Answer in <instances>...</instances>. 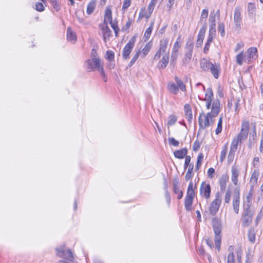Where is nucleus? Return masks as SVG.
I'll return each mask as SVG.
<instances>
[{
  "instance_id": "1a4fd4ad",
  "label": "nucleus",
  "mask_w": 263,
  "mask_h": 263,
  "mask_svg": "<svg viewBox=\"0 0 263 263\" xmlns=\"http://www.w3.org/2000/svg\"><path fill=\"white\" fill-rule=\"evenodd\" d=\"M257 49L256 48H249L244 56V61L248 63L252 62V59H255L257 57Z\"/></svg>"
},
{
  "instance_id": "4be33fe9",
  "label": "nucleus",
  "mask_w": 263,
  "mask_h": 263,
  "mask_svg": "<svg viewBox=\"0 0 263 263\" xmlns=\"http://www.w3.org/2000/svg\"><path fill=\"white\" fill-rule=\"evenodd\" d=\"M259 175V173L257 170H255L252 173L250 180L251 190H253L254 185L257 184Z\"/></svg>"
},
{
  "instance_id": "9b49d317",
  "label": "nucleus",
  "mask_w": 263,
  "mask_h": 263,
  "mask_svg": "<svg viewBox=\"0 0 263 263\" xmlns=\"http://www.w3.org/2000/svg\"><path fill=\"white\" fill-rule=\"evenodd\" d=\"M211 193V186L209 184L202 182L200 187V193L205 197L206 199L210 197Z\"/></svg>"
},
{
  "instance_id": "774afa93",
  "label": "nucleus",
  "mask_w": 263,
  "mask_h": 263,
  "mask_svg": "<svg viewBox=\"0 0 263 263\" xmlns=\"http://www.w3.org/2000/svg\"><path fill=\"white\" fill-rule=\"evenodd\" d=\"M191 157L190 156H186L184 162V168L186 169L187 167L190 164Z\"/></svg>"
},
{
  "instance_id": "f3484780",
  "label": "nucleus",
  "mask_w": 263,
  "mask_h": 263,
  "mask_svg": "<svg viewBox=\"0 0 263 263\" xmlns=\"http://www.w3.org/2000/svg\"><path fill=\"white\" fill-rule=\"evenodd\" d=\"M169 54L165 53L162 57L161 60L159 61L158 64V68L159 69H165L168 65L169 62Z\"/></svg>"
},
{
  "instance_id": "4d7b16f0",
  "label": "nucleus",
  "mask_w": 263,
  "mask_h": 263,
  "mask_svg": "<svg viewBox=\"0 0 263 263\" xmlns=\"http://www.w3.org/2000/svg\"><path fill=\"white\" fill-rule=\"evenodd\" d=\"M231 193L230 190H227L224 197V201L226 203H229L230 201Z\"/></svg>"
},
{
  "instance_id": "39448f33",
  "label": "nucleus",
  "mask_w": 263,
  "mask_h": 263,
  "mask_svg": "<svg viewBox=\"0 0 263 263\" xmlns=\"http://www.w3.org/2000/svg\"><path fill=\"white\" fill-rule=\"evenodd\" d=\"M85 65L88 71H99L103 67L99 58L88 59L85 62Z\"/></svg>"
},
{
  "instance_id": "c9c22d12",
  "label": "nucleus",
  "mask_w": 263,
  "mask_h": 263,
  "mask_svg": "<svg viewBox=\"0 0 263 263\" xmlns=\"http://www.w3.org/2000/svg\"><path fill=\"white\" fill-rule=\"evenodd\" d=\"M153 27H154V23L152 22L150 24L149 27H148L146 29V30L145 32L144 36V38L145 39V40H147L149 38L151 34L152 33V32Z\"/></svg>"
},
{
  "instance_id": "c03bdc74",
  "label": "nucleus",
  "mask_w": 263,
  "mask_h": 263,
  "mask_svg": "<svg viewBox=\"0 0 263 263\" xmlns=\"http://www.w3.org/2000/svg\"><path fill=\"white\" fill-rule=\"evenodd\" d=\"M222 117H220L219 118L217 127L215 130L216 134L218 135L220 133H221V130H222Z\"/></svg>"
},
{
  "instance_id": "6ab92c4d",
  "label": "nucleus",
  "mask_w": 263,
  "mask_h": 263,
  "mask_svg": "<svg viewBox=\"0 0 263 263\" xmlns=\"http://www.w3.org/2000/svg\"><path fill=\"white\" fill-rule=\"evenodd\" d=\"M229 176L227 174L222 175L219 179V185L221 192H224L226 190L227 183L229 181Z\"/></svg>"
},
{
  "instance_id": "3c124183",
  "label": "nucleus",
  "mask_w": 263,
  "mask_h": 263,
  "mask_svg": "<svg viewBox=\"0 0 263 263\" xmlns=\"http://www.w3.org/2000/svg\"><path fill=\"white\" fill-rule=\"evenodd\" d=\"M227 263H235V255L233 252H230L228 254Z\"/></svg>"
},
{
  "instance_id": "bb28decb",
  "label": "nucleus",
  "mask_w": 263,
  "mask_h": 263,
  "mask_svg": "<svg viewBox=\"0 0 263 263\" xmlns=\"http://www.w3.org/2000/svg\"><path fill=\"white\" fill-rule=\"evenodd\" d=\"M168 41L169 40L168 38L164 37L160 41L159 48L158 50L165 53L167 47Z\"/></svg>"
},
{
  "instance_id": "680f3d73",
  "label": "nucleus",
  "mask_w": 263,
  "mask_h": 263,
  "mask_svg": "<svg viewBox=\"0 0 263 263\" xmlns=\"http://www.w3.org/2000/svg\"><path fill=\"white\" fill-rule=\"evenodd\" d=\"M164 53H163L162 52L158 50L157 52L156 53V54H155V55L154 57V60H155V61L158 60L160 58L161 55Z\"/></svg>"
},
{
  "instance_id": "79ce46f5",
  "label": "nucleus",
  "mask_w": 263,
  "mask_h": 263,
  "mask_svg": "<svg viewBox=\"0 0 263 263\" xmlns=\"http://www.w3.org/2000/svg\"><path fill=\"white\" fill-rule=\"evenodd\" d=\"M140 53H141V51L140 50H138V51H137V52L134 54L132 59L131 60V61H130V62L128 64L129 67H131L135 63V62L138 59Z\"/></svg>"
},
{
  "instance_id": "37998d69",
  "label": "nucleus",
  "mask_w": 263,
  "mask_h": 263,
  "mask_svg": "<svg viewBox=\"0 0 263 263\" xmlns=\"http://www.w3.org/2000/svg\"><path fill=\"white\" fill-rule=\"evenodd\" d=\"M244 56L243 52H240L236 55V62L239 65H241L244 61Z\"/></svg>"
},
{
  "instance_id": "2f4dec72",
  "label": "nucleus",
  "mask_w": 263,
  "mask_h": 263,
  "mask_svg": "<svg viewBox=\"0 0 263 263\" xmlns=\"http://www.w3.org/2000/svg\"><path fill=\"white\" fill-rule=\"evenodd\" d=\"M215 17H216V14L215 13L214 11H212L210 13V17L209 18L210 27L215 28V26H216Z\"/></svg>"
},
{
  "instance_id": "4c0bfd02",
  "label": "nucleus",
  "mask_w": 263,
  "mask_h": 263,
  "mask_svg": "<svg viewBox=\"0 0 263 263\" xmlns=\"http://www.w3.org/2000/svg\"><path fill=\"white\" fill-rule=\"evenodd\" d=\"M177 120V118L176 116L174 115H170L168 117V120L167 121L168 128H169L170 126L174 125L176 123Z\"/></svg>"
},
{
  "instance_id": "864d4df0",
  "label": "nucleus",
  "mask_w": 263,
  "mask_h": 263,
  "mask_svg": "<svg viewBox=\"0 0 263 263\" xmlns=\"http://www.w3.org/2000/svg\"><path fill=\"white\" fill-rule=\"evenodd\" d=\"M235 152L230 150L228 156V161L229 163H231L234 160Z\"/></svg>"
},
{
  "instance_id": "7c9ffc66",
  "label": "nucleus",
  "mask_w": 263,
  "mask_h": 263,
  "mask_svg": "<svg viewBox=\"0 0 263 263\" xmlns=\"http://www.w3.org/2000/svg\"><path fill=\"white\" fill-rule=\"evenodd\" d=\"M195 195V192L193 189V183L191 181L189 184L186 197H190L191 198H194Z\"/></svg>"
},
{
  "instance_id": "2eb2a0df",
  "label": "nucleus",
  "mask_w": 263,
  "mask_h": 263,
  "mask_svg": "<svg viewBox=\"0 0 263 263\" xmlns=\"http://www.w3.org/2000/svg\"><path fill=\"white\" fill-rule=\"evenodd\" d=\"M220 101L218 100L214 101L212 103L211 112L208 114H210V116L213 118L216 117L220 111Z\"/></svg>"
},
{
  "instance_id": "a18cd8bd",
  "label": "nucleus",
  "mask_w": 263,
  "mask_h": 263,
  "mask_svg": "<svg viewBox=\"0 0 263 263\" xmlns=\"http://www.w3.org/2000/svg\"><path fill=\"white\" fill-rule=\"evenodd\" d=\"M114 52L111 50H108L106 53L105 58L109 61L111 62L114 60Z\"/></svg>"
},
{
  "instance_id": "423d86ee",
  "label": "nucleus",
  "mask_w": 263,
  "mask_h": 263,
  "mask_svg": "<svg viewBox=\"0 0 263 263\" xmlns=\"http://www.w3.org/2000/svg\"><path fill=\"white\" fill-rule=\"evenodd\" d=\"M57 255L61 258H64L69 261H72L73 256L70 249H66L64 245L59 247L56 249Z\"/></svg>"
},
{
  "instance_id": "7ed1b4c3",
  "label": "nucleus",
  "mask_w": 263,
  "mask_h": 263,
  "mask_svg": "<svg viewBox=\"0 0 263 263\" xmlns=\"http://www.w3.org/2000/svg\"><path fill=\"white\" fill-rule=\"evenodd\" d=\"M175 80L176 84H175L173 82L168 83L167 87L168 91L173 94H177L179 91V89L183 92L186 91L185 85L178 77H175Z\"/></svg>"
},
{
  "instance_id": "0eeeda50",
  "label": "nucleus",
  "mask_w": 263,
  "mask_h": 263,
  "mask_svg": "<svg viewBox=\"0 0 263 263\" xmlns=\"http://www.w3.org/2000/svg\"><path fill=\"white\" fill-rule=\"evenodd\" d=\"M136 40V36H133L125 45L123 50L122 57L125 60L129 58V55L134 47Z\"/></svg>"
},
{
  "instance_id": "c756f323",
  "label": "nucleus",
  "mask_w": 263,
  "mask_h": 263,
  "mask_svg": "<svg viewBox=\"0 0 263 263\" xmlns=\"http://www.w3.org/2000/svg\"><path fill=\"white\" fill-rule=\"evenodd\" d=\"M158 1V0H151L147 8L148 14L145 15V17L146 18L150 17Z\"/></svg>"
},
{
  "instance_id": "f03ea898",
  "label": "nucleus",
  "mask_w": 263,
  "mask_h": 263,
  "mask_svg": "<svg viewBox=\"0 0 263 263\" xmlns=\"http://www.w3.org/2000/svg\"><path fill=\"white\" fill-rule=\"evenodd\" d=\"M253 214L250 208V204H243V213L241 217V224L243 227H248L252 223Z\"/></svg>"
},
{
  "instance_id": "052dcab7",
  "label": "nucleus",
  "mask_w": 263,
  "mask_h": 263,
  "mask_svg": "<svg viewBox=\"0 0 263 263\" xmlns=\"http://www.w3.org/2000/svg\"><path fill=\"white\" fill-rule=\"evenodd\" d=\"M164 197L168 205H169L171 201V198L168 191L165 192Z\"/></svg>"
},
{
  "instance_id": "f8f14e48",
  "label": "nucleus",
  "mask_w": 263,
  "mask_h": 263,
  "mask_svg": "<svg viewBox=\"0 0 263 263\" xmlns=\"http://www.w3.org/2000/svg\"><path fill=\"white\" fill-rule=\"evenodd\" d=\"M239 191H238L236 192V191H235V192L234 193L233 197V208L234 212L236 214H238L239 211Z\"/></svg>"
},
{
  "instance_id": "412c9836",
  "label": "nucleus",
  "mask_w": 263,
  "mask_h": 263,
  "mask_svg": "<svg viewBox=\"0 0 263 263\" xmlns=\"http://www.w3.org/2000/svg\"><path fill=\"white\" fill-rule=\"evenodd\" d=\"M209 70L215 79H218L220 72V67L219 64H213Z\"/></svg>"
},
{
  "instance_id": "338daca9",
  "label": "nucleus",
  "mask_w": 263,
  "mask_h": 263,
  "mask_svg": "<svg viewBox=\"0 0 263 263\" xmlns=\"http://www.w3.org/2000/svg\"><path fill=\"white\" fill-rule=\"evenodd\" d=\"M215 173V170L213 168L211 167L208 171V176L209 178L212 179L213 177V174Z\"/></svg>"
},
{
  "instance_id": "72a5a7b5",
  "label": "nucleus",
  "mask_w": 263,
  "mask_h": 263,
  "mask_svg": "<svg viewBox=\"0 0 263 263\" xmlns=\"http://www.w3.org/2000/svg\"><path fill=\"white\" fill-rule=\"evenodd\" d=\"M213 99V93L211 88H208L205 93L204 101H212Z\"/></svg>"
},
{
  "instance_id": "bf43d9fd",
  "label": "nucleus",
  "mask_w": 263,
  "mask_h": 263,
  "mask_svg": "<svg viewBox=\"0 0 263 263\" xmlns=\"http://www.w3.org/2000/svg\"><path fill=\"white\" fill-rule=\"evenodd\" d=\"M104 82H107V78L104 71L103 67L98 71Z\"/></svg>"
},
{
  "instance_id": "e2e57ef3",
  "label": "nucleus",
  "mask_w": 263,
  "mask_h": 263,
  "mask_svg": "<svg viewBox=\"0 0 263 263\" xmlns=\"http://www.w3.org/2000/svg\"><path fill=\"white\" fill-rule=\"evenodd\" d=\"M200 146V143L198 141H196L194 142L193 145V149L194 151H197Z\"/></svg>"
},
{
  "instance_id": "0e129e2a",
  "label": "nucleus",
  "mask_w": 263,
  "mask_h": 263,
  "mask_svg": "<svg viewBox=\"0 0 263 263\" xmlns=\"http://www.w3.org/2000/svg\"><path fill=\"white\" fill-rule=\"evenodd\" d=\"M130 3L131 0H124L122 8L124 9H127L130 5Z\"/></svg>"
},
{
  "instance_id": "473e14b6",
  "label": "nucleus",
  "mask_w": 263,
  "mask_h": 263,
  "mask_svg": "<svg viewBox=\"0 0 263 263\" xmlns=\"http://www.w3.org/2000/svg\"><path fill=\"white\" fill-rule=\"evenodd\" d=\"M193 199L190 197H185L184 201V205L186 210L190 211L191 210V206L193 203Z\"/></svg>"
},
{
  "instance_id": "f257e3e1",
  "label": "nucleus",
  "mask_w": 263,
  "mask_h": 263,
  "mask_svg": "<svg viewBox=\"0 0 263 263\" xmlns=\"http://www.w3.org/2000/svg\"><path fill=\"white\" fill-rule=\"evenodd\" d=\"M212 226L213 231L215 234L214 241L216 248L219 250L220 249V243L221 236L220 233L222 230V225L220 220L215 217L212 219Z\"/></svg>"
},
{
  "instance_id": "aec40b11",
  "label": "nucleus",
  "mask_w": 263,
  "mask_h": 263,
  "mask_svg": "<svg viewBox=\"0 0 263 263\" xmlns=\"http://www.w3.org/2000/svg\"><path fill=\"white\" fill-rule=\"evenodd\" d=\"M173 192L175 194H178L177 198L180 199L183 196V192L179 190V183L177 179L173 180Z\"/></svg>"
},
{
  "instance_id": "b1692460",
  "label": "nucleus",
  "mask_w": 263,
  "mask_h": 263,
  "mask_svg": "<svg viewBox=\"0 0 263 263\" xmlns=\"http://www.w3.org/2000/svg\"><path fill=\"white\" fill-rule=\"evenodd\" d=\"M200 67L204 71H208L213 63L205 59H203L200 62Z\"/></svg>"
},
{
  "instance_id": "49530a36",
  "label": "nucleus",
  "mask_w": 263,
  "mask_h": 263,
  "mask_svg": "<svg viewBox=\"0 0 263 263\" xmlns=\"http://www.w3.org/2000/svg\"><path fill=\"white\" fill-rule=\"evenodd\" d=\"M248 238L250 241L253 243L255 241V234L254 230H250L248 232Z\"/></svg>"
},
{
  "instance_id": "a878e982",
  "label": "nucleus",
  "mask_w": 263,
  "mask_h": 263,
  "mask_svg": "<svg viewBox=\"0 0 263 263\" xmlns=\"http://www.w3.org/2000/svg\"><path fill=\"white\" fill-rule=\"evenodd\" d=\"M185 116L190 123H191L193 119L192 111L190 105L186 104L184 106Z\"/></svg>"
},
{
  "instance_id": "20e7f679",
  "label": "nucleus",
  "mask_w": 263,
  "mask_h": 263,
  "mask_svg": "<svg viewBox=\"0 0 263 263\" xmlns=\"http://www.w3.org/2000/svg\"><path fill=\"white\" fill-rule=\"evenodd\" d=\"M213 118L210 116V114L205 115L203 111L200 113L198 118L199 129L203 130L212 125L214 122Z\"/></svg>"
},
{
  "instance_id": "dca6fc26",
  "label": "nucleus",
  "mask_w": 263,
  "mask_h": 263,
  "mask_svg": "<svg viewBox=\"0 0 263 263\" xmlns=\"http://www.w3.org/2000/svg\"><path fill=\"white\" fill-rule=\"evenodd\" d=\"M241 12L239 8L235 9L234 14V21L236 29L239 30L241 24Z\"/></svg>"
},
{
  "instance_id": "ddd939ff",
  "label": "nucleus",
  "mask_w": 263,
  "mask_h": 263,
  "mask_svg": "<svg viewBox=\"0 0 263 263\" xmlns=\"http://www.w3.org/2000/svg\"><path fill=\"white\" fill-rule=\"evenodd\" d=\"M206 28H207V24H206V23H204V24H203L202 26L201 27V28H200V29L199 31V33L198 34V39H197V43H196L197 46H201L202 42H203V40L204 39V34H205V31L206 30Z\"/></svg>"
},
{
  "instance_id": "c85d7f7f",
  "label": "nucleus",
  "mask_w": 263,
  "mask_h": 263,
  "mask_svg": "<svg viewBox=\"0 0 263 263\" xmlns=\"http://www.w3.org/2000/svg\"><path fill=\"white\" fill-rule=\"evenodd\" d=\"M67 38L68 41L75 43L77 41V36L70 27H68L67 29Z\"/></svg>"
},
{
  "instance_id": "f704fd0d",
  "label": "nucleus",
  "mask_w": 263,
  "mask_h": 263,
  "mask_svg": "<svg viewBox=\"0 0 263 263\" xmlns=\"http://www.w3.org/2000/svg\"><path fill=\"white\" fill-rule=\"evenodd\" d=\"M152 48V45L148 43H147L144 47L143 48L142 51H141V54H142V57L144 58L149 52L151 49Z\"/></svg>"
},
{
  "instance_id": "603ef678",
  "label": "nucleus",
  "mask_w": 263,
  "mask_h": 263,
  "mask_svg": "<svg viewBox=\"0 0 263 263\" xmlns=\"http://www.w3.org/2000/svg\"><path fill=\"white\" fill-rule=\"evenodd\" d=\"M49 2L56 11H58L60 9V5L56 0H50Z\"/></svg>"
},
{
  "instance_id": "4468645a",
  "label": "nucleus",
  "mask_w": 263,
  "mask_h": 263,
  "mask_svg": "<svg viewBox=\"0 0 263 263\" xmlns=\"http://www.w3.org/2000/svg\"><path fill=\"white\" fill-rule=\"evenodd\" d=\"M193 48L194 45L192 44H190L186 48V51L183 60L184 64H187L190 62L192 57Z\"/></svg>"
},
{
  "instance_id": "5701e85b",
  "label": "nucleus",
  "mask_w": 263,
  "mask_h": 263,
  "mask_svg": "<svg viewBox=\"0 0 263 263\" xmlns=\"http://www.w3.org/2000/svg\"><path fill=\"white\" fill-rule=\"evenodd\" d=\"M112 21V12L111 9L109 7H107L105 11L103 24L107 25L108 23H111Z\"/></svg>"
},
{
  "instance_id": "6e6d98bb",
  "label": "nucleus",
  "mask_w": 263,
  "mask_h": 263,
  "mask_svg": "<svg viewBox=\"0 0 263 263\" xmlns=\"http://www.w3.org/2000/svg\"><path fill=\"white\" fill-rule=\"evenodd\" d=\"M168 142L170 145H172L175 147H178L179 146V142L174 138H169Z\"/></svg>"
},
{
  "instance_id": "a19ab883",
  "label": "nucleus",
  "mask_w": 263,
  "mask_h": 263,
  "mask_svg": "<svg viewBox=\"0 0 263 263\" xmlns=\"http://www.w3.org/2000/svg\"><path fill=\"white\" fill-rule=\"evenodd\" d=\"M239 143L240 142L236 138H234L231 145L230 150L236 152Z\"/></svg>"
},
{
  "instance_id": "09e8293b",
  "label": "nucleus",
  "mask_w": 263,
  "mask_h": 263,
  "mask_svg": "<svg viewBox=\"0 0 263 263\" xmlns=\"http://www.w3.org/2000/svg\"><path fill=\"white\" fill-rule=\"evenodd\" d=\"M109 23L110 24L111 28L114 29L115 33V35L117 36L119 31V28L118 27L117 23L115 22H113L112 21L111 23Z\"/></svg>"
},
{
  "instance_id": "58836bf2",
  "label": "nucleus",
  "mask_w": 263,
  "mask_h": 263,
  "mask_svg": "<svg viewBox=\"0 0 263 263\" xmlns=\"http://www.w3.org/2000/svg\"><path fill=\"white\" fill-rule=\"evenodd\" d=\"M95 8V3L94 2H90L87 5V13L90 14L92 13Z\"/></svg>"
},
{
  "instance_id": "6e6552de",
  "label": "nucleus",
  "mask_w": 263,
  "mask_h": 263,
  "mask_svg": "<svg viewBox=\"0 0 263 263\" xmlns=\"http://www.w3.org/2000/svg\"><path fill=\"white\" fill-rule=\"evenodd\" d=\"M221 202V197L219 193L215 195V199L212 202L210 205V213L215 215L219 210Z\"/></svg>"
},
{
  "instance_id": "cd10ccee",
  "label": "nucleus",
  "mask_w": 263,
  "mask_h": 263,
  "mask_svg": "<svg viewBox=\"0 0 263 263\" xmlns=\"http://www.w3.org/2000/svg\"><path fill=\"white\" fill-rule=\"evenodd\" d=\"M187 153L186 148H183L179 150H177L174 152L175 157L178 159H183Z\"/></svg>"
},
{
  "instance_id": "de8ad7c7",
  "label": "nucleus",
  "mask_w": 263,
  "mask_h": 263,
  "mask_svg": "<svg viewBox=\"0 0 263 263\" xmlns=\"http://www.w3.org/2000/svg\"><path fill=\"white\" fill-rule=\"evenodd\" d=\"M178 57V52L176 51H172L171 59V64L175 66L176 60Z\"/></svg>"
},
{
  "instance_id": "69168bd1",
  "label": "nucleus",
  "mask_w": 263,
  "mask_h": 263,
  "mask_svg": "<svg viewBox=\"0 0 263 263\" xmlns=\"http://www.w3.org/2000/svg\"><path fill=\"white\" fill-rule=\"evenodd\" d=\"M216 35V29L215 28L210 27L209 31V36H211L213 37H215Z\"/></svg>"
},
{
  "instance_id": "8fccbe9b",
  "label": "nucleus",
  "mask_w": 263,
  "mask_h": 263,
  "mask_svg": "<svg viewBox=\"0 0 263 263\" xmlns=\"http://www.w3.org/2000/svg\"><path fill=\"white\" fill-rule=\"evenodd\" d=\"M218 32L220 33V35L221 36H224L225 35V30H224V25L223 23H220L218 24Z\"/></svg>"
},
{
  "instance_id": "9d476101",
  "label": "nucleus",
  "mask_w": 263,
  "mask_h": 263,
  "mask_svg": "<svg viewBox=\"0 0 263 263\" xmlns=\"http://www.w3.org/2000/svg\"><path fill=\"white\" fill-rule=\"evenodd\" d=\"M248 123L242 124L240 133L238 135L236 139L241 143L242 141H245L248 137Z\"/></svg>"
},
{
  "instance_id": "13d9d810",
  "label": "nucleus",
  "mask_w": 263,
  "mask_h": 263,
  "mask_svg": "<svg viewBox=\"0 0 263 263\" xmlns=\"http://www.w3.org/2000/svg\"><path fill=\"white\" fill-rule=\"evenodd\" d=\"M132 20H130L129 18L128 19V20L127 21V22L126 23V24L125 25V26H124L122 28V31H126L127 30H128L131 24H132Z\"/></svg>"
},
{
  "instance_id": "e433bc0d",
  "label": "nucleus",
  "mask_w": 263,
  "mask_h": 263,
  "mask_svg": "<svg viewBox=\"0 0 263 263\" xmlns=\"http://www.w3.org/2000/svg\"><path fill=\"white\" fill-rule=\"evenodd\" d=\"M227 144H226L222 147V149L220 153V161L221 162H222L224 159L226 158L227 153Z\"/></svg>"
},
{
  "instance_id": "393cba45",
  "label": "nucleus",
  "mask_w": 263,
  "mask_h": 263,
  "mask_svg": "<svg viewBox=\"0 0 263 263\" xmlns=\"http://www.w3.org/2000/svg\"><path fill=\"white\" fill-rule=\"evenodd\" d=\"M231 180L235 185H237L239 171L236 166H233L231 170Z\"/></svg>"
},
{
  "instance_id": "a211bd4d",
  "label": "nucleus",
  "mask_w": 263,
  "mask_h": 263,
  "mask_svg": "<svg viewBox=\"0 0 263 263\" xmlns=\"http://www.w3.org/2000/svg\"><path fill=\"white\" fill-rule=\"evenodd\" d=\"M101 26L102 32L103 36V40L105 42L107 41V40H109V37L111 35V31L107 25L103 24L100 25Z\"/></svg>"
},
{
  "instance_id": "ea45409f",
  "label": "nucleus",
  "mask_w": 263,
  "mask_h": 263,
  "mask_svg": "<svg viewBox=\"0 0 263 263\" xmlns=\"http://www.w3.org/2000/svg\"><path fill=\"white\" fill-rule=\"evenodd\" d=\"M208 14H209L208 10L206 9H203L201 12L200 20V22H204L203 24L204 23H206L205 21H206V18L208 17Z\"/></svg>"
},
{
  "instance_id": "5fc2aeb1",
  "label": "nucleus",
  "mask_w": 263,
  "mask_h": 263,
  "mask_svg": "<svg viewBox=\"0 0 263 263\" xmlns=\"http://www.w3.org/2000/svg\"><path fill=\"white\" fill-rule=\"evenodd\" d=\"M35 9L36 11L39 12L43 11L45 9V7L42 3H36L35 4Z\"/></svg>"
}]
</instances>
